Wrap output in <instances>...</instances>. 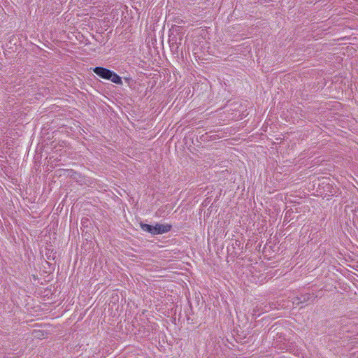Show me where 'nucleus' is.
Wrapping results in <instances>:
<instances>
[{
	"mask_svg": "<svg viewBox=\"0 0 358 358\" xmlns=\"http://www.w3.org/2000/svg\"><path fill=\"white\" fill-rule=\"evenodd\" d=\"M171 225L166 224H162L157 223L155 226H153V236L158 235V234H163L164 233H167L171 231Z\"/></svg>",
	"mask_w": 358,
	"mask_h": 358,
	"instance_id": "1",
	"label": "nucleus"
},
{
	"mask_svg": "<svg viewBox=\"0 0 358 358\" xmlns=\"http://www.w3.org/2000/svg\"><path fill=\"white\" fill-rule=\"evenodd\" d=\"M80 230L82 231V236L86 241L90 238V228H89V220L87 217H83L81 220Z\"/></svg>",
	"mask_w": 358,
	"mask_h": 358,
	"instance_id": "2",
	"label": "nucleus"
},
{
	"mask_svg": "<svg viewBox=\"0 0 358 358\" xmlns=\"http://www.w3.org/2000/svg\"><path fill=\"white\" fill-rule=\"evenodd\" d=\"M92 69L97 76L106 80L110 78V74H111V71L104 67L96 66Z\"/></svg>",
	"mask_w": 358,
	"mask_h": 358,
	"instance_id": "3",
	"label": "nucleus"
},
{
	"mask_svg": "<svg viewBox=\"0 0 358 358\" xmlns=\"http://www.w3.org/2000/svg\"><path fill=\"white\" fill-rule=\"evenodd\" d=\"M316 297L317 296L313 294L307 293L305 294H301L296 297V299L293 301V303L299 305V303H303L308 301H313Z\"/></svg>",
	"mask_w": 358,
	"mask_h": 358,
	"instance_id": "4",
	"label": "nucleus"
},
{
	"mask_svg": "<svg viewBox=\"0 0 358 358\" xmlns=\"http://www.w3.org/2000/svg\"><path fill=\"white\" fill-rule=\"evenodd\" d=\"M108 80H111L113 83L121 85L122 84V78L120 76H119L116 73L111 71V74H110V78H108Z\"/></svg>",
	"mask_w": 358,
	"mask_h": 358,
	"instance_id": "5",
	"label": "nucleus"
},
{
	"mask_svg": "<svg viewBox=\"0 0 358 358\" xmlns=\"http://www.w3.org/2000/svg\"><path fill=\"white\" fill-rule=\"evenodd\" d=\"M73 173L74 172H73L72 171L61 170L57 172V176L59 177H64L66 178L68 177H72L73 176Z\"/></svg>",
	"mask_w": 358,
	"mask_h": 358,
	"instance_id": "6",
	"label": "nucleus"
},
{
	"mask_svg": "<svg viewBox=\"0 0 358 358\" xmlns=\"http://www.w3.org/2000/svg\"><path fill=\"white\" fill-rule=\"evenodd\" d=\"M140 227L143 231L148 232V233L151 234L152 235L153 234V226L152 225L141 222Z\"/></svg>",
	"mask_w": 358,
	"mask_h": 358,
	"instance_id": "7",
	"label": "nucleus"
},
{
	"mask_svg": "<svg viewBox=\"0 0 358 358\" xmlns=\"http://www.w3.org/2000/svg\"><path fill=\"white\" fill-rule=\"evenodd\" d=\"M93 38H94L96 41H100V43H101V42H102V41H103V37H102V36H101V35H100V34H97V35H96V36H93Z\"/></svg>",
	"mask_w": 358,
	"mask_h": 358,
	"instance_id": "8",
	"label": "nucleus"
},
{
	"mask_svg": "<svg viewBox=\"0 0 358 358\" xmlns=\"http://www.w3.org/2000/svg\"><path fill=\"white\" fill-rule=\"evenodd\" d=\"M96 11H97L96 7L91 6V11H90L91 15H98V13H96Z\"/></svg>",
	"mask_w": 358,
	"mask_h": 358,
	"instance_id": "9",
	"label": "nucleus"
},
{
	"mask_svg": "<svg viewBox=\"0 0 358 358\" xmlns=\"http://www.w3.org/2000/svg\"><path fill=\"white\" fill-rule=\"evenodd\" d=\"M175 22L177 24H181V23H184V21H183V20H182L179 17H177L175 19Z\"/></svg>",
	"mask_w": 358,
	"mask_h": 358,
	"instance_id": "10",
	"label": "nucleus"
},
{
	"mask_svg": "<svg viewBox=\"0 0 358 358\" xmlns=\"http://www.w3.org/2000/svg\"><path fill=\"white\" fill-rule=\"evenodd\" d=\"M287 214H288V211H287V212H286V215H285V221L286 220V218H287Z\"/></svg>",
	"mask_w": 358,
	"mask_h": 358,
	"instance_id": "11",
	"label": "nucleus"
}]
</instances>
